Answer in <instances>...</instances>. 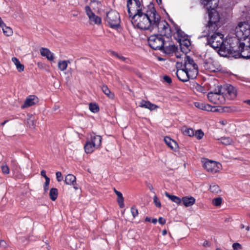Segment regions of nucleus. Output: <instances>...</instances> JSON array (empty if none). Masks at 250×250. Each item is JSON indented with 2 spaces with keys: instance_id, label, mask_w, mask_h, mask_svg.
Instances as JSON below:
<instances>
[{
  "instance_id": "1",
  "label": "nucleus",
  "mask_w": 250,
  "mask_h": 250,
  "mask_svg": "<svg viewBox=\"0 0 250 250\" xmlns=\"http://www.w3.org/2000/svg\"><path fill=\"white\" fill-rule=\"evenodd\" d=\"M147 7L146 11L143 5L140 7H136V9H130V14L128 15L131 17V21L134 26L141 30L150 31L153 21V15L156 10L152 2H150Z\"/></svg>"
},
{
  "instance_id": "2",
  "label": "nucleus",
  "mask_w": 250,
  "mask_h": 250,
  "mask_svg": "<svg viewBox=\"0 0 250 250\" xmlns=\"http://www.w3.org/2000/svg\"><path fill=\"white\" fill-rule=\"evenodd\" d=\"M153 21L150 32H157V35L166 36L169 38L172 36V31L169 24L165 20H161L159 14L156 12L153 15Z\"/></svg>"
},
{
  "instance_id": "3",
  "label": "nucleus",
  "mask_w": 250,
  "mask_h": 250,
  "mask_svg": "<svg viewBox=\"0 0 250 250\" xmlns=\"http://www.w3.org/2000/svg\"><path fill=\"white\" fill-rule=\"evenodd\" d=\"M243 39L238 38L237 36L229 38L227 40V45H225V48L223 51L228 52L229 55L235 58L239 56L240 51L242 46L244 45V42H242Z\"/></svg>"
},
{
  "instance_id": "4",
  "label": "nucleus",
  "mask_w": 250,
  "mask_h": 250,
  "mask_svg": "<svg viewBox=\"0 0 250 250\" xmlns=\"http://www.w3.org/2000/svg\"><path fill=\"white\" fill-rule=\"evenodd\" d=\"M207 37V45H209L214 49H219V51H223L225 48V44L224 42V35L220 33L208 35Z\"/></svg>"
},
{
  "instance_id": "5",
  "label": "nucleus",
  "mask_w": 250,
  "mask_h": 250,
  "mask_svg": "<svg viewBox=\"0 0 250 250\" xmlns=\"http://www.w3.org/2000/svg\"><path fill=\"white\" fill-rule=\"evenodd\" d=\"M177 65L179 67L183 66L185 71H188L191 76L196 78L198 74V65L194 62V61L190 56L185 55L184 57V63L183 65L182 62H177Z\"/></svg>"
},
{
  "instance_id": "6",
  "label": "nucleus",
  "mask_w": 250,
  "mask_h": 250,
  "mask_svg": "<svg viewBox=\"0 0 250 250\" xmlns=\"http://www.w3.org/2000/svg\"><path fill=\"white\" fill-rule=\"evenodd\" d=\"M235 35L246 41L250 38V25L248 21L240 22L235 28Z\"/></svg>"
},
{
  "instance_id": "7",
  "label": "nucleus",
  "mask_w": 250,
  "mask_h": 250,
  "mask_svg": "<svg viewBox=\"0 0 250 250\" xmlns=\"http://www.w3.org/2000/svg\"><path fill=\"white\" fill-rule=\"evenodd\" d=\"M163 36L155 34L150 36L148 38L149 46L153 50L161 51L165 44V40L163 38Z\"/></svg>"
},
{
  "instance_id": "8",
  "label": "nucleus",
  "mask_w": 250,
  "mask_h": 250,
  "mask_svg": "<svg viewBox=\"0 0 250 250\" xmlns=\"http://www.w3.org/2000/svg\"><path fill=\"white\" fill-rule=\"evenodd\" d=\"M106 21L110 27L116 28L120 25L119 14L115 10H111L106 13Z\"/></svg>"
},
{
  "instance_id": "9",
  "label": "nucleus",
  "mask_w": 250,
  "mask_h": 250,
  "mask_svg": "<svg viewBox=\"0 0 250 250\" xmlns=\"http://www.w3.org/2000/svg\"><path fill=\"white\" fill-rule=\"evenodd\" d=\"M218 93L208 92V100L214 104H221L224 102L225 98L223 95L220 94V91Z\"/></svg>"
},
{
  "instance_id": "10",
  "label": "nucleus",
  "mask_w": 250,
  "mask_h": 250,
  "mask_svg": "<svg viewBox=\"0 0 250 250\" xmlns=\"http://www.w3.org/2000/svg\"><path fill=\"white\" fill-rule=\"evenodd\" d=\"M221 166L219 163L213 160H208L203 165L204 167L208 172H216L219 171Z\"/></svg>"
},
{
  "instance_id": "11",
  "label": "nucleus",
  "mask_w": 250,
  "mask_h": 250,
  "mask_svg": "<svg viewBox=\"0 0 250 250\" xmlns=\"http://www.w3.org/2000/svg\"><path fill=\"white\" fill-rule=\"evenodd\" d=\"M216 7L212 8H206L208 10L209 21L208 23H214L219 25L220 17L218 13L215 10Z\"/></svg>"
},
{
  "instance_id": "12",
  "label": "nucleus",
  "mask_w": 250,
  "mask_h": 250,
  "mask_svg": "<svg viewBox=\"0 0 250 250\" xmlns=\"http://www.w3.org/2000/svg\"><path fill=\"white\" fill-rule=\"evenodd\" d=\"M176 74L177 78L183 82H188L189 79H195V78L191 77V74L188 71H185L183 68L177 69Z\"/></svg>"
},
{
  "instance_id": "13",
  "label": "nucleus",
  "mask_w": 250,
  "mask_h": 250,
  "mask_svg": "<svg viewBox=\"0 0 250 250\" xmlns=\"http://www.w3.org/2000/svg\"><path fill=\"white\" fill-rule=\"evenodd\" d=\"M244 42V45H243L240 51L239 56L237 58L241 57L245 59L250 58V38L248 41Z\"/></svg>"
},
{
  "instance_id": "14",
  "label": "nucleus",
  "mask_w": 250,
  "mask_h": 250,
  "mask_svg": "<svg viewBox=\"0 0 250 250\" xmlns=\"http://www.w3.org/2000/svg\"><path fill=\"white\" fill-rule=\"evenodd\" d=\"M203 65L206 69L210 72H215L219 70L218 68L215 67L214 62L210 57L204 59Z\"/></svg>"
},
{
  "instance_id": "15",
  "label": "nucleus",
  "mask_w": 250,
  "mask_h": 250,
  "mask_svg": "<svg viewBox=\"0 0 250 250\" xmlns=\"http://www.w3.org/2000/svg\"><path fill=\"white\" fill-rule=\"evenodd\" d=\"M179 42L181 50L184 54H185L184 56H185V55H187L186 54L190 50L189 46L191 45L190 42L188 39H179Z\"/></svg>"
},
{
  "instance_id": "16",
  "label": "nucleus",
  "mask_w": 250,
  "mask_h": 250,
  "mask_svg": "<svg viewBox=\"0 0 250 250\" xmlns=\"http://www.w3.org/2000/svg\"><path fill=\"white\" fill-rule=\"evenodd\" d=\"M38 98L35 95H29L25 99L24 103L21 106L22 109L28 108L36 104L38 102Z\"/></svg>"
},
{
  "instance_id": "17",
  "label": "nucleus",
  "mask_w": 250,
  "mask_h": 250,
  "mask_svg": "<svg viewBox=\"0 0 250 250\" xmlns=\"http://www.w3.org/2000/svg\"><path fill=\"white\" fill-rule=\"evenodd\" d=\"M220 25L214 23H208L206 27L207 28H208V32H204L202 36L207 37L208 36V35H211L213 34H217L219 33L217 31Z\"/></svg>"
},
{
  "instance_id": "18",
  "label": "nucleus",
  "mask_w": 250,
  "mask_h": 250,
  "mask_svg": "<svg viewBox=\"0 0 250 250\" xmlns=\"http://www.w3.org/2000/svg\"><path fill=\"white\" fill-rule=\"evenodd\" d=\"M194 105L196 107L208 111H216L215 107L212 106L208 104H205L203 102H195Z\"/></svg>"
},
{
  "instance_id": "19",
  "label": "nucleus",
  "mask_w": 250,
  "mask_h": 250,
  "mask_svg": "<svg viewBox=\"0 0 250 250\" xmlns=\"http://www.w3.org/2000/svg\"><path fill=\"white\" fill-rule=\"evenodd\" d=\"M223 91L228 94L231 97L234 98L236 96V90L235 88L231 84H226L223 86Z\"/></svg>"
},
{
  "instance_id": "20",
  "label": "nucleus",
  "mask_w": 250,
  "mask_h": 250,
  "mask_svg": "<svg viewBox=\"0 0 250 250\" xmlns=\"http://www.w3.org/2000/svg\"><path fill=\"white\" fill-rule=\"evenodd\" d=\"M218 1V0H201V3L205 8L213 9L217 7Z\"/></svg>"
},
{
  "instance_id": "21",
  "label": "nucleus",
  "mask_w": 250,
  "mask_h": 250,
  "mask_svg": "<svg viewBox=\"0 0 250 250\" xmlns=\"http://www.w3.org/2000/svg\"><path fill=\"white\" fill-rule=\"evenodd\" d=\"M40 53L42 56L45 57L50 61H52L54 59V54L47 48L42 47L40 49Z\"/></svg>"
},
{
  "instance_id": "22",
  "label": "nucleus",
  "mask_w": 250,
  "mask_h": 250,
  "mask_svg": "<svg viewBox=\"0 0 250 250\" xmlns=\"http://www.w3.org/2000/svg\"><path fill=\"white\" fill-rule=\"evenodd\" d=\"M76 178L75 176L72 174H68L65 177L64 181L67 185H73L75 189H78V188L75 186L76 184Z\"/></svg>"
},
{
  "instance_id": "23",
  "label": "nucleus",
  "mask_w": 250,
  "mask_h": 250,
  "mask_svg": "<svg viewBox=\"0 0 250 250\" xmlns=\"http://www.w3.org/2000/svg\"><path fill=\"white\" fill-rule=\"evenodd\" d=\"M140 106L149 109L150 110H153L158 107V106L156 104L151 103L149 101L145 100L141 101Z\"/></svg>"
},
{
  "instance_id": "24",
  "label": "nucleus",
  "mask_w": 250,
  "mask_h": 250,
  "mask_svg": "<svg viewBox=\"0 0 250 250\" xmlns=\"http://www.w3.org/2000/svg\"><path fill=\"white\" fill-rule=\"evenodd\" d=\"M164 141L171 149H175L178 147V144L176 142L168 136L164 138Z\"/></svg>"
},
{
  "instance_id": "25",
  "label": "nucleus",
  "mask_w": 250,
  "mask_h": 250,
  "mask_svg": "<svg viewBox=\"0 0 250 250\" xmlns=\"http://www.w3.org/2000/svg\"><path fill=\"white\" fill-rule=\"evenodd\" d=\"M183 205L186 207H190L192 206L195 202V199L193 197H184L181 199Z\"/></svg>"
},
{
  "instance_id": "26",
  "label": "nucleus",
  "mask_w": 250,
  "mask_h": 250,
  "mask_svg": "<svg viewBox=\"0 0 250 250\" xmlns=\"http://www.w3.org/2000/svg\"><path fill=\"white\" fill-rule=\"evenodd\" d=\"M177 51V47L174 44L170 45L169 46H164L161 51L167 54H170L173 53H175Z\"/></svg>"
},
{
  "instance_id": "27",
  "label": "nucleus",
  "mask_w": 250,
  "mask_h": 250,
  "mask_svg": "<svg viewBox=\"0 0 250 250\" xmlns=\"http://www.w3.org/2000/svg\"><path fill=\"white\" fill-rule=\"evenodd\" d=\"M133 0H127L126 7L127 8V11L128 14H130V9H131V5L132 4ZM135 3V6L136 7H140L141 5H143L142 3V0L140 1V0H133Z\"/></svg>"
},
{
  "instance_id": "28",
  "label": "nucleus",
  "mask_w": 250,
  "mask_h": 250,
  "mask_svg": "<svg viewBox=\"0 0 250 250\" xmlns=\"http://www.w3.org/2000/svg\"><path fill=\"white\" fill-rule=\"evenodd\" d=\"M12 61L15 65L18 72H21L24 71V66L23 64L20 62L18 58L16 57H13L12 58Z\"/></svg>"
},
{
  "instance_id": "29",
  "label": "nucleus",
  "mask_w": 250,
  "mask_h": 250,
  "mask_svg": "<svg viewBox=\"0 0 250 250\" xmlns=\"http://www.w3.org/2000/svg\"><path fill=\"white\" fill-rule=\"evenodd\" d=\"M85 152L87 154H91L94 150V143L92 140L91 142H87L84 146Z\"/></svg>"
},
{
  "instance_id": "30",
  "label": "nucleus",
  "mask_w": 250,
  "mask_h": 250,
  "mask_svg": "<svg viewBox=\"0 0 250 250\" xmlns=\"http://www.w3.org/2000/svg\"><path fill=\"white\" fill-rule=\"evenodd\" d=\"M101 89L103 92L108 96V97L111 99H113L114 98V93L111 92L110 89L108 88L106 85H103L101 87Z\"/></svg>"
},
{
  "instance_id": "31",
  "label": "nucleus",
  "mask_w": 250,
  "mask_h": 250,
  "mask_svg": "<svg viewBox=\"0 0 250 250\" xmlns=\"http://www.w3.org/2000/svg\"><path fill=\"white\" fill-rule=\"evenodd\" d=\"M28 126L31 129H34L36 127V120L33 117L32 115H30L27 119Z\"/></svg>"
},
{
  "instance_id": "32",
  "label": "nucleus",
  "mask_w": 250,
  "mask_h": 250,
  "mask_svg": "<svg viewBox=\"0 0 250 250\" xmlns=\"http://www.w3.org/2000/svg\"><path fill=\"white\" fill-rule=\"evenodd\" d=\"M165 194L171 201L177 204H180L182 202L181 199L177 196L170 195L167 192H165Z\"/></svg>"
},
{
  "instance_id": "33",
  "label": "nucleus",
  "mask_w": 250,
  "mask_h": 250,
  "mask_svg": "<svg viewBox=\"0 0 250 250\" xmlns=\"http://www.w3.org/2000/svg\"><path fill=\"white\" fill-rule=\"evenodd\" d=\"M111 55L114 56L120 60L121 61L126 62L127 63H129L130 60L129 59L125 58L123 56L120 55L117 53L115 51H111Z\"/></svg>"
},
{
  "instance_id": "34",
  "label": "nucleus",
  "mask_w": 250,
  "mask_h": 250,
  "mask_svg": "<svg viewBox=\"0 0 250 250\" xmlns=\"http://www.w3.org/2000/svg\"><path fill=\"white\" fill-rule=\"evenodd\" d=\"M58 189L56 188H52L50 189L49 192V197L50 198L52 201H55L56 200L58 197Z\"/></svg>"
},
{
  "instance_id": "35",
  "label": "nucleus",
  "mask_w": 250,
  "mask_h": 250,
  "mask_svg": "<svg viewBox=\"0 0 250 250\" xmlns=\"http://www.w3.org/2000/svg\"><path fill=\"white\" fill-rule=\"evenodd\" d=\"M85 12L89 18L90 21L92 22L94 21V13L89 6L85 7Z\"/></svg>"
},
{
  "instance_id": "36",
  "label": "nucleus",
  "mask_w": 250,
  "mask_h": 250,
  "mask_svg": "<svg viewBox=\"0 0 250 250\" xmlns=\"http://www.w3.org/2000/svg\"><path fill=\"white\" fill-rule=\"evenodd\" d=\"M209 190L214 193H218L221 191V189L218 185L215 183H212L210 185Z\"/></svg>"
},
{
  "instance_id": "37",
  "label": "nucleus",
  "mask_w": 250,
  "mask_h": 250,
  "mask_svg": "<svg viewBox=\"0 0 250 250\" xmlns=\"http://www.w3.org/2000/svg\"><path fill=\"white\" fill-rule=\"evenodd\" d=\"M67 62H67L66 61H60L58 62V68L61 71H64L66 70L68 63Z\"/></svg>"
},
{
  "instance_id": "38",
  "label": "nucleus",
  "mask_w": 250,
  "mask_h": 250,
  "mask_svg": "<svg viewBox=\"0 0 250 250\" xmlns=\"http://www.w3.org/2000/svg\"><path fill=\"white\" fill-rule=\"evenodd\" d=\"M116 195L118 197V202L119 203V206L121 208H123L124 207V197L123 196L122 193L119 191L116 193Z\"/></svg>"
},
{
  "instance_id": "39",
  "label": "nucleus",
  "mask_w": 250,
  "mask_h": 250,
  "mask_svg": "<svg viewBox=\"0 0 250 250\" xmlns=\"http://www.w3.org/2000/svg\"><path fill=\"white\" fill-rule=\"evenodd\" d=\"M2 29L4 34L7 36H10L13 34V31L12 29L8 26H6L5 24L2 27H1Z\"/></svg>"
},
{
  "instance_id": "40",
  "label": "nucleus",
  "mask_w": 250,
  "mask_h": 250,
  "mask_svg": "<svg viewBox=\"0 0 250 250\" xmlns=\"http://www.w3.org/2000/svg\"><path fill=\"white\" fill-rule=\"evenodd\" d=\"M219 140L222 144L225 145H230L232 142V139L230 137H222Z\"/></svg>"
},
{
  "instance_id": "41",
  "label": "nucleus",
  "mask_w": 250,
  "mask_h": 250,
  "mask_svg": "<svg viewBox=\"0 0 250 250\" xmlns=\"http://www.w3.org/2000/svg\"><path fill=\"white\" fill-rule=\"evenodd\" d=\"M102 138L101 136H95V148H98L101 145Z\"/></svg>"
},
{
  "instance_id": "42",
  "label": "nucleus",
  "mask_w": 250,
  "mask_h": 250,
  "mask_svg": "<svg viewBox=\"0 0 250 250\" xmlns=\"http://www.w3.org/2000/svg\"><path fill=\"white\" fill-rule=\"evenodd\" d=\"M183 133L185 135L192 137L194 136V131L192 128H185V130H183Z\"/></svg>"
},
{
  "instance_id": "43",
  "label": "nucleus",
  "mask_w": 250,
  "mask_h": 250,
  "mask_svg": "<svg viewBox=\"0 0 250 250\" xmlns=\"http://www.w3.org/2000/svg\"><path fill=\"white\" fill-rule=\"evenodd\" d=\"M204 135V133L201 129H198L194 132V136H195L197 139L200 140L203 138Z\"/></svg>"
},
{
  "instance_id": "44",
  "label": "nucleus",
  "mask_w": 250,
  "mask_h": 250,
  "mask_svg": "<svg viewBox=\"0 0 250 250\" xmlns=\"http://www.w3.org/2000/svg\"><path fill=\"white\" fill-rule=\"evenodd\" d=\"M222 202V198L220 197L214 198L212 200V204L215 206H219Z\"/></svg>"
},
{
  "instance_id": "45",
  "label": "nucleus",
  "mask_w": 250,
  "mask_h": 250,
  "mask_svg": "<svg viewBox=\"0 0 250 250\" xmlns=\"http://www.w3.org/2000/svg\"><path fill=\"white\" fill-rule=\"evenodd\" d=\"M153 201L155 205V206L158 208H161V203L160 202V200L158 198V197L156 195H155L153 197Z\"/></svg>"
},
{
  "instance_id": "46",
  "label": "nucleus",
  "mask_w": 250,
  "mask_h": 250,
  "mask_svg": "<svg viewBox=\"0 0 250 250\" xmlns=\"http://www.w3.org/2000/svg\"><path fill=\"white\" fill-rule=\"evenodd\" d=\"M219 90L220 91V94L223 95L225 93V92L223 91V87L222 85H218L217 88H215L213 91H210L209 92L218 93V91Z\"/></svg>"
},
{
  "instance_id": "47",
  "label": "nucleus",
  "mask_w": 250,
  "mask_h": 250,
  "mask_svg": "<svg viewBox=\"0 0 250 250\" xmlns=\"http://www.w3.org/2000/svg\"><path fill=\"white\" fill-rule=\"evenodd\" d=\"M131 212L134 218L136 217L138 214V209L135 207H132L131 208Z\"/></svg>"
},
{
  "instance_id": "48",
  "label": "nucleus",
  "mask_w": 250,
  "mask_h": 250,
  "mask_svg": "<svg viewBox=\"0 0 250 250\" xmlns=\"http://www.w3.org/2000/svg\"><path fill=\"white\" fill-rule=\"evenodd\" d=\"M232 248L234 250H240L242 249L241 245L238 243H234L232 244Z\"/></svg>"
},
{
  "instance_id": "49",
  "label": "nucleus",
  "mask_w": 250,
  "mask_h": 250,
  "mask_svg": "<svg viewBox=\"0 0 250 250\" xmlns=\"http://www.w3.org/2000/svg\"><path fill=\"white\" fill-rule=\"evenodd\" d=\"M195 89L198 92H200L201 93H205V89L204 87L201 86L200 85L197 84L195 86Z\"/></svg>"
},
{
  "instance_id": "50",
  "label": "nucleus",
  "mask_w": 250,
  "mask_h": 250,
  "mask_svg": "<svg viewBox=\"0 0 250 250\" xmlns=\"http://www.w3.org/2000/svg\"><path fill=\"white\" fill-rule=\"evenodd\" d=\"M56 178L58 182H61L62 180V173L60 171H58L56 173Z\"/></svg>"
},
{
  "instance_id": "51",
  "label": "nucleus",
  "mask_w": 250,
  "mask_h": 250,
  "mask_svg": "<svg viewBox=\"0 0 250 250\" xmlns=\"http://www.w3.org/2000/svg\"><path fill=\"white\" fill-rule=\"evenodd\" d=\"M163 79L165 82L167 83L168 84H170L172 83V80L171 78L168 76H164L163 77Z\"/></svg>"
},
{
  "instance_id": "52",
  "label": "nucleus",
  "mask_w": 250,
  "mask_h": 250,
  "mask_svg": "<svg viewBox=\"0 0 250 250\" xmlns=\"http://www.w3.org/2000/svg\"><path fill=\"white\" fill-rule=\"evenodd\" d=\"M1 170L4 174H8L9 172V169L7 166H3L1 167Z\"/></svg>"
},
{
  "instance_id": "53",
  "label": "nucleus",
  "mask_w": 250,
  "mask_h": 250,
  "mask_svg": "<svg viewBox=\"0 0 250 250\" xmlns=\"http://www.w3.org/2000/svg\"><path fill=\"white\" fill-rule=\"evenodd\" d=\"M102 23V19L99 16L95 15V24H100Z\"/></svg>"
},
{
  "instance_id": "54",
  "label": "nucleus",
  "mask_w": 250,
  "mask_h": 250,
  "mask_svg": "<svg viewBox=\"0 0 250 250\" xmlns=\"http://www.w3.org/2000/svg\"><path fill=\"white\" fill-rule=\"evenodd\" d=\"M158 221L161 225H164L166 222V219L162 217H159Z\"/></svg>"
},
{
  "instance_id": "55",
  "label": "nucleus",
  "mask_w": 250,
  "mask_h": 250,
  "mask_svg": "<svg viewBox=\"0 0 250 250\" xmlns=\"http://www.w3.org/2000/svg\"><path fill=\"white\" fill-rule=\"evenodd\" d=\"M176 33L178 36V37H181L182 36V31H181V30L178 28H177V29H176Z\"/></svg>"
},
{
  "instance_id": "56",
  "label": "nucleus",
  "mask_w": 250,
  "mask_h": 250,
  "mask_svg": "<svg viewBox=\"0 0 250 250\" xmlns=\"http://www.w3.org/2000/svg\"><path fill=\"white\" fill-rule=\"evenodd\" d=\"M89 109L92 112H94V104L92 103L89 104Z\"/></svg>"
},
{
  "instance_id": "57",
  "label": "nucleus",
  "mask_w": 250,
  "mask_h": 250,
  "mask_svg": "<svg viewBox=\"0 0 250 250\" xmlns=\"http://www.w3.org/2000/svg\"><path fill=\"white\" fill-rule=\"evenodd\" d=\"M49 183H50V179L49 178H47L45 179V183H44V187H47V186H49Z\"/></svg>"
},
{
  "instance_id": "58",
  "label": "nucleus",
  "mask_w": 250,
  "mask_h": 250,
  "mask_svg": "<svg viewBox=\"0 0 250 250\" xmlns=\"http://www.w3.org/2000/svg\"><path fill=\"white\" fill-rule=\"evenodd\" d=\"M0 246L2 247H6V242L3 240H1L0 242Z\"/></svg>"
},
{
  "instance_id": "59",
  "label": "nucleus",
  "mask_w": 250,
  "mask_h": 250,
  "mask_svg": "<svg viewBox=\"0 0 250 250\" xmlns=\"http://www.w3.org/2000/svg\"><path fill=\"white\" fill-rule=\"evenodd\" d=\"M41 174L42 176L45 178V179L48 178L46 175V172L44 170L41 171Z\"/></svg>"
},
{
  "instance_id": "60",
  "label": "nucleus",
  "mask_w": 250,
  "mask_h": 250,
  "mask_svg": "<svg viewBox=\"0 0 250 250\" xmlns=\"http://www.w3.org/2000/svg\"><path fill=\"white\" fill-rule=\"evenodd\" d=\"M203 246L205 247H209L210 246V244L208 241H205L203 243Z\"/></svg>"
},
{
  "instance_id": "61",
  "label": "nucleus",
  "mask_w": 250,
  "mask_h": 250,
  "mask_svg": "<svg viewBox=\"0 0 250 250\" xmlns=\"http://www.w3.org/2000/svg\"><path fill=\"white\" fill-rule=\"evenodd\" d=\"M99 106L98 104L95 103V113L99 111Z\"/></svg>"
},
{
  "instance_id": "62",
  "label": "nucleus",
  "mask_w": 250,
  "mask_h": 250,
  "mask_svg": "<svg viewBox=\"0 0 250 250\" xmlns=\"http://www.w3.org/2000/svg\"><path fill=\"white\" fill-rule=\"evenodd\" d=\"M5 24L4 23L3 21L2 20L1 18L0 17V27H2L3 26H4V25Z\"/></svg>"
},
{
  "instance_id": "63",
  "label": "nucleus",
  "mask_w": 250,
  "mask_h": 250,
  "mask_svg": "<svg viewBox=\"0 0 250 250\" xmlns=\"http://www.w3.org/2000/svg\"><path fill=\"white\" fill-rule=\"evenodd\" d=\"M9 121L8 120H5L4 122L0 124V126H3L4 125Z\"/></svg>"
},
{
  "instance_id": "64",
  "label": "nucleus",
  "mask_w": 250,
  "mask_h": 250,
  "mask_svg": "<svg viewBox=\"0 0 250 250\" xmlns=\"http://www.w3.org/2000/svg\"><path fill=\"white\" fill-rule=\"evenodd\" d=\"M162 234L163 235H166L167 234V231L166 229H164L162 231Z\"/></svg>"
}]
</instances>
